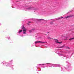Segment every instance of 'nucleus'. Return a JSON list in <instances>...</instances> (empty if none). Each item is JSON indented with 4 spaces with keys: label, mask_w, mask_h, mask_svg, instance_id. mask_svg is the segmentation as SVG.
Returning a JSON list of instances; mask_svg holds the SVG:
<instances>
[{
    "label": "nucleus",
    "mask_w": 74,
    "mask_h": 74,
    "mask_svg": "<svg viewBox=\"0 0 74 74\" xmlns=\"http://www.w3.org/2000/svg\"><path fill=\"white\" fill-rule=\"evenodd\" d=\"M22 32V30L19 31L18 32V33H21Z\"/></svg>",
    "instance_id": "7"
},
{
    "label": "nucleus",
    "mask_w": 74,
    "mask_h": 74,
    "mask_svg": "<svg viewBox=\"0 0 74 74\" xmlns=\"http://www.w3.org/2000/svg\"><path fill=\"white\" fill-rule=\"evenodd\" d=\"M35 44H37V43H41V44H43L45 43L44 42H41V41H36L35 42Z\"/></svg>",
    "instance_id": "1"
},
{
    "label": "nucleus",
    "mask_w": 74,
    "mask_h": 74,
    "mask_svg": "<svg viewBox=\"0 0 74 74\" xmlns=\"http://www.w3.org/2000/svg\"><path fill=\"white\" fill-rule=\"evenodd\" d=\"M63 18V17H61V18L58 19H62V18Z\"/></svg>",
    "instance_id": "11"
},
{
    "label": "nucleus",
    "mask_w": 74,
    "mask_h": 74,
    "mask_svg": "<svg viewBox=\"0 0 74 74\" xmlns=\"http://www.w3.org/2000/svg\"><path fill=\"white\" fill-rule=\"evenodd\" d=\"M47 38H48V39H50V40H51V39H53L52 38H51L50 37H48Z\"/></svg>",
    "instance_id": "8"
},
{
    "label": "nucleus",
    "mask_w": 74,
    "mask_h": 74,
    "mask_svg": "<svg viewBox=\"0 0 74 74\" xmlns=\"http://www.w3.org/2000/svg\"><path fill=\"white\" fill-rule=\"evenodd\" d=\"M64 47V45H63L61 46V47H60L59 48H63Z\"/></svg>",
    "instance_id": "6"
},
{
    "label": "nucleus",
    "mask_w": 74,
    "mask_h": 74,
    "mask_svg": "<svg viewBox=\"0 0 74 74\" xmlns=\"http://www.w3.org/2000/svg\"><path fill=\"white\" fill-rule=\"evenodd\" d=\"M31 8H29V9H31Z\"/></svg>",
    "instance_id": "16"
},
{
    "label": "nucleus",
    "mask_w": 74,
    "mask_h": 74,
    "mask_svg": "<svg viewBox=\"0 0 74 74\" xmlns=\"http://www.w3.org/2000/svg\"><path fill=\"white\" fill-rule=\"evenodd\" d=\"M39 65H44V64H39Z\"/></svg>",
    "instance_id": "13"
},
{
    "label": "nucleus",
    "mask_w": 74,
    "mask_h": 74,
    "mask_svg": "<svg viewBox=\"0 0 74 74\" xmlns=\"http://www.w3.org/2000/svg\"><path fill=\"white\" fill-rule=\"evenodd\" d=\"M28 23H31V22L30 21L28 22Z\"/></svg>",
    "instance_id": "14"
},
{
    "label": "nucleus",
    "mask_w": 74,
    "mask_h": 74,
    "mask_svg": "<svg viewBox=\"0 0 74 74\" xmlns=\"http://www.w3.org/2000/svg\"><path fill=\"white\" fill-rule=\"evenodd\" d=\"M55 42H56L57 43H58L59 44H61V43L62 42H58V40L57 39H55Z\"/></svg>",
    "instance_id": "2"
},
{
    "label": "nucleus",
    "mask_w": 74,
    "mask_h": 74,
    "mask_svg": "<svg viewBox=\"0 0 74 74\" xmlns=\"http://www.w3.org/2000/svg\"><path fill=\"white\" fill-rule=\"evenodd\" d=\"M70 16H67V17H65L64 18L65 19H67V18H70Z\"/></svg>",
    "instance_id": "4"
},
{
    "label": "nucleus",
    "mask_w": 74,
    "mask_h": 74,
    "mask_svg": "<svg viewBox=\"0 0 74 74\" xmlns=\"http://www.w3.org/2000/svg\"><path fill=\"white\" fill-rule=\"evenodd\" d=\"M27 25H30V24L27 23Z\"/></svg>",
    "instance_id": "15"
},
{
    "label": "nucleus",
    "mask_w": 74,
    "mask_h": 74,
    "mask_svg": "<svg viewBox=\"0 0 74 74\" xmlns=\"http://www.w3.org/2000/svg\"><path fill=\"white\" fill-rule=\"evenodd\" d=\"M22 29H23V32H25V31H26V29H25V27H24V26H23V27L22 28Z\"/></svg>",
    "instance_id": "3"
},
{
    "label": "nucleus",
    "mask_w": 74,
    "mask_h": 74,
    "mask_svg": "<svg viewBox=\"0 0 74 74\" xmlns=\"http://www.w3.org/2000/svg\"><path fill=\"white\" fill-rule=\"evenodd\" d=\"M66 48L67 49H70V48H69V47H66Z\"/></svg>",
    "instance_id": "10"
},
{
    "label": "nucleus",
    "mask_w": 74,
    "mask_h": 74,
    "mask_svg": "<svg viewBox=\"0 0 74 74\" xmlns=\"http://www.w3.org/2000/svg\"><path fill=\"white\" fill-rule=\"evenodd\" d=\"M26 31H25V32H23V34H26Z\"/></svg>",
    "instance_id": "12"
},
{
    "label": "nucleus",
    "mask_w": 74,
    "mask_h": 74,
    "mask_svg": "<svg viewBox=\"0 0 74 74\" xmlns=\"http://www.w3.org/2000/svg\"><path fill=\"white\" fill-rule=\"evenodd\" d=\"M74 38H71V39H69V40H74Z\"/></svg>",
    "instance_id": "9"
},
{
    "label": "nucleus",
    "mask_w": 74,
    "mask_h": 74,
    "mask_svg": "<svg viewBox=\"0 0 74 74\" xmlns=\"http://www.w3.org/2000/svg\"><path fill=\"white\" fill-rule=\"evenodd\" d=\"M34 30V29H32L31 30H29V33H32V30Z\"/></svg>",
    "instance_id": "5"
},
{
    "label": "nucleus",
    "mask_w": 74,
    "mask_h": 74,
    "mask_svg": "<svg viewBox=\"0 0 74 74\" xmlns=\"http://www.w3.org/2000/svg\"><path fill=\"white\" fill-rule=\"evenodd\" d=\"M45 35H47V34H45Z\"/></svg>",
    "instance_id": "17"
},
{
    "label": "nucleus",
    "mask_w": 74,
    "mask_h": 74,
    "mask_svg": "<svg viewBox=\"0 0 74 74\" xmlns=\"http://www.w3.org/2000/svg\"><path fill=\"white\" fill-rule=\"evenodd\" d=\"M16 2H18V1H16Z\"/></svg>",
    "instance_id": "18"
}]
</instances>
